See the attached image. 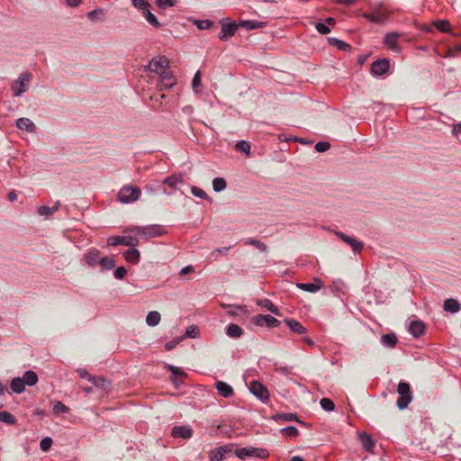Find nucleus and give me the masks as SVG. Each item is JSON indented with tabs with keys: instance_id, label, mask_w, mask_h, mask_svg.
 <instances>
[{
	"instance_id": "f257e3e1",
	"label": "nucleus",
	"mask_w": 461,
	"mask_h": 461,
	"mask_svg": "<svg viewBox=\"0 0 461 461\" xmlns=\"http://www.w3.org/2000/svg\"><path fill=\"white\" fill-rule=\"evenodd\" d=\"M397 393L399 394L397 400V407L400 410H403L407 408L410 402L412 400V392L411 390V385L409 383L401 381L397 386Z\"/></svg>"
},
{
	"instance_id": "f03ea898",
	"label": "nucleus",
	"mask_w": 461,
	"mask_h": 461,
	"mask_svg": "<svg viewBox=\"0 0 461 461\" xmlns=\"http://www.w3.org/2000/svg\"><path fill=\"white\" fill-rule=\"evenodd\" d=\"M141 191L137 186L124 185L118 192L117 199L123 203H131L139 200Z\"/></svg>"
},
{
	"instance_id": "7ed1b4c3",
	"label": "nucleus",
	"mask_w": 461,
	"mask_h": 461,
	"mask_svg": "<svg viewBox=\"0 0 461 461\" xmlns=\"http://www.w3.org/2000/svg\"><path fill=\"white\" fill-rule=\"evenodd\" d=\"M235 455L240 459H244L245 457H258L259 459H266L268 457L269 452L267 448L264 447H247L237 449L235 451Z\"/></svg>"
},
{
	"instance_id": "20e7f679",
	"label": "nucleus",
	"mask_w": 461,
	"mask_h": 461,
	"mask_svg": "<svg viewBox=\"0 0 461 461\" xmlns=\"http://www.w3.org/2000/svg\"><path fill=\"white\" fill-rule=\"evenodd\" d=\"M134 230L137 232V234L143 236L146 240L161 237L167 233L164 226L158 224L136 227Z\"/></svg>"
},
{
	"instance_id": "39448f33",
	"label": "nucleus",
	"mask_w": 461,
	"mask_h": 461,
	"mask_svg": "<svg viewBox=\"0 0 461 461\" xmlns=\"http://www.w3.org/2000/svg\"><path fill=\"white\" fill-rule=\"evenodd\" d=\"M31 80V75L29 73H23L19 77L14 80L11 85L14 96H20L25 93L28 89L27 85Z\"/></svg>"
},
{
	"instance_id": "423d86ee",
	"label": "nucleus",
	"mask_w": 461,
	"mask_h": 461,
	"mask_svg": "<svg viewBox=\"0 0 461 461\" xmlns=\"http://www.w3.org/2000/svg\"><path fill=\"white\" fill-rule=\"evenodd\" d=\"M221 32L219 39L222 41H227L230 38L235 35L239 23L236 22H229L228 19H224L221 22Z\"/></svg>"
},
{
	"instance_id": "0eeeda50",
	"label": "nucleus",
	"mask_w": 461,
	"mask_h": 461,
	"mask_svg": "<svg viewBox=\"0 0 461 461\" xmlns=\"http://www.w3.org/2000/svg\"><path fill=\"white\" fill-rule=\"evenodd\" d=\"M109 246L124 245L129 247H137L139 240L133 236H111L107 240Z\"/></svg>"
},
{
	"instance_id": "6e6552de",
	"label": "nucleus",
	"mask_w": 461,
	"mask_h": 461,
	"mask_svg": "<svg viewBox=\"0 0 461 461\" xmlns=\"http://www.w3.org/2000/svg\"><path fill=\"white\" fill-rule=\"evenodd\" d=\"M252 322L256 326H267L268 328H276L280 324L276 318L268 314H258L252 318Z\"/></svg>"
},
{
	"instance_id": "1a4fd4ad",
	"label": "nucleus",
	"mask_w": 461,
	"mask_h": 461,
	"mask_svg": "<svg viewBox=\"0 0 461 461\" xmlns=\"http://www.w3.org/2000/svg\"><path fill=\"white\" fill-rule=\"evenodd\" d=\"M232 451L233 445L231 444L221 446L209 452V459L210 461H222L227 457V455L232 453Z\"/></svg>"
},
{
	"instance_id": "9d476101",
	"label": "nucleus",
	"mask_w": 461,
	"mask_h": 461,
	"mask_svg": "<svg viewBox=\"0 0 461 461\" xmlns=\"http://www.w3.org/2000/svg\"><path fill=\"white\" fill-rule=\"evenodd\" d=\"M249 391L262 402H265L269 398V393L267 387L258 381H252L250 383Z\"/></svg>"
},
{
	"instance_id": "9b49d317",
	"label": "nucleus",
	"mask_w": 461,
	"mask_h": 461,
	"mask_svg": "<svg viewBox=\"0 0 461 461\" xmlns=\"http://www.w3.org/2000/svg\"><path fill=\"white\" fill-rule=\"evenodd\" d=\"M390 68V62L387 59H381L371 64V73L374 76L381 77L387 73Z\"/></svg>"
},
{
	"instance_id": "f8f14e48",
	"label": "nucleus",
	"mask_w": 461,
	"mask_h": 461,
	"mask_svg": "<svg viewBox=\"0 0 461 461\" xmlns=\"http://www.w3.org/2000/svg\"><path fill=\"white\" fill-rule=\"evenodd\" d=\"M336 235L344 242H346L355 253H360L364 249V243L357 240L341 231L336 232Z\"/></svg>"
},
{
	"instance_id": "ddd939ff",
	"label": "nucleus",
	"mask_w": 461,
	"mask_h": 461,
	"mask_svg": "<svg viewBox=\"0 0 461 461\" xmlns=\"http://www.w3.org/2000/svg\"><path fill=\"white\" fill-rule=\"evenodd\" d=\"M183 183V176L181 175H171L163 180V184L170 188L167 191L166 188L163 189V193L170 195L172 193L178 189V185Z\"/></svg>"
},
{
	"instance_id": "4468645a",
	"label": "nucleus",
	"mask_w": 461,
	"mask_h": 461,
	"mask_svg": "<svg viewBox=\"0 0 461 461\" xmlns=\"http://www.w3.org/2000/svg\"><path fill=\"white\" fill-rule=\"evenodd\" d=\"M168 65V61L164 57H158L155 59H152L149 65L148 69L154 73H161L163 70H166L167 67Z\"/></svg>"
},
{
	"instance_id": "2eb2a0df",
	"label": "nucleus",
	"mask_w": 461,
	"mask_h": 461,
	"mask_svg": "<svg viewBox=\"0 0 461 461\" xmlns=\"http://www.w3.org/2000/svg\"><path fill=\"white\" fill-rule=\"evenodd\" d=\"M363 16L373 23L382 24L387 20V13L382 8H378L373 13H365Z\"/></svg>"
},
{
	"instance_id": "dca6fc26",
	"label": "nucleus",
	"mask_w": 461,
	"mask_h": 461,
	"mask_svg": "<svg viewBox=\"0 0 461 461\" xmlns=\"http://www.w3.org/2000/svg\"><path fill=\"white\" fill-rule=\"evenodd\" d=\"M176 84V79L174 77L171 72L163 70L160 73V90L169 89Z\"/></svg>"
},
{
	"instance_id": "f3484780",
	"label": "nucleus",
	"mask_w": 461,
	"mask_h": 461,
	"mask_svg": "<svg viewBox=\"0 0 461 461\" xmlns=\"http://www.w3.org/2000/svg\"><path fill=\"white\" fill-rule=\"evenodd\" d=\"M171 435L174 438H182L188 439L193 436V429L190 426H174L171 429Z\"/></svg>"
},
{
	"instance_id": "a211bd4d",
	"label": "nucleus",
	"mask_w": 461,
	"mask_h": 461,
	"mask_svg": "<svg viewBox=\"0 0 461 461\" xmlns=\"http://www.w3.org/2000/svg\"><path fill=\"white\" fill-rule=\"evenodd\" d=\"M400 34L398 32H390L384 36V43L393 51L399 52L400 47L398 44V39Z\"/></svg>"
},
{
	"instance_id": "6ab92c4d",
	"label": "nucleus",
	"mask_w": 461,
	"mask_h": 461,
	"mask_svg": "<svg viewBox=\"0 0 461 461\" xmlns=\"http://www.w3.org/2000/svg\"><path fill=\"white\" fill-rule=\"evenodd\" d=\"M285 323L289 327L290 330L295 334H305L307 330L303 327L298 321L286 318L285 319Z\"/></svg>"
},
{
	"instance_id": "aec40b11",
	"label": "nucleus",
	"mask_w": 461,
	"mask_h": 461,
	"mask_svg": "<svg viewBox=\"0 0 461 461\" xmlns=\"http://www.w3.org/2000/svg\"><path fill=\"white\" fill-rule=\"evenodd\" d=\"M215 387L219 392V394L224 398H230L234 394L233 388L223 381L216 382Z\"/></svg>"
},
{
	"instance_id": "412c9836",
	"label": "nucleus",
	"mask_w": 461,
	"mask_h": 461,
	"mask_svg": "<svg viewBox=\"0 0 461 461\" xmlns=\"http://www.w3.org/2000/svg\"><path fill=\"white\" fill-rule=\"evenodd\" d=\"M424 324L420 321H411L409 324V331L415 338L421 336L424 333Z\"/></svg>"
},
{
	"instance_id": "4be33fe9",
	"label": "nucleus",
	"mask_w": 461,
	"mask_h": 461,
	"mask_svg": "<svg viewBox=\"0 0 461 461\" xmlns=\"http://www.w3.org/2000/svg\"><path fill=\"white\" fill-rule=\"evenodd\" d=\"M99 259L100 252L97 249H90L84 255V260L90 267L99 264Z\"/></svg>"
},
{
	"instance_id": "5701e85b",
	"label": "nucleus",
	"mask_w": 461,
	"mask_h": 461,
	"mask_svg": "<svg viewBox=\"0 0 461 461\" xmlns=\"http://www.w3.org/2000/svg\"><path fill=\"white\" fill-rule=\"evenodd\" d=\"M315 283H299L297 284V287L303 291L316 293L321 288V281L319 278L314 279Z\"/></svg>"
},
{
	"instance_id": "b1692460",
	"label": "nucleus",
	"mask_w": 461,
	"mask_h": 461,
	"mask_svg": "<svg viewBox=\"0 0 461 461\" xmlns=\"http://www.w3.org/2000/svg\"><path fill=\"white\" fill-rule=\"evenodd\" d=\"M58 211V202L54 203L52 207L47 205H41L37 208V212L40 216L45 219H50Z\"/></svg>"
},
{
	"instance_id": "393cba45",
	"label": "nucleus",
	"mask_w": 461,
	"mask_h": 461,
	"mask_svg": "<svg viewBox=\"0 0 461 461\" xmlns=\"http://www.w3.org/2000/svg\"><path fill=\"white\" fill-rule=\"evenodd\" d=\"M123 256H124V259L128 263H131V264H138L140 259V251L137 249H135V247H132L131 249L126 250L124 252Z\"/></svg>"
},
{
	"instance_id": "a878e982",
	"label": "nucleus",
	"mask_w": 461,
	"mask_h": 461,
	"mask_svg": "<svg viewBox=\"0 0 461 461\" xmlns=\"http://www.w3.org/2000/svg\"><path fill=\"white\" fill-rule=\"evenodd\" d=\"M257 304L259 307L267 309V311L271 312L276 315H279L280 313L279 309L267 298L258 299L257 301Z\"/></svg>"
},
{
	"instance_id": "bb28decb",
	"label": "nucleus",
	"mask_w": 461,
	"mask_h": 461,
	"mask_svg": "<svg viewBox=\"0 0 461 461\" xmlns=\"http://www.w3.org/2000/svg\"><path fill=\"white\" fill-rule=\"evenodd\" d=\"M443 308L446 312L456 313L461 310V304L456 299H447L444 302Z\"/></svg>"
},
{
	"instance_id": "cd10ccee",
	"label": "nucleus",
	"mask_w": 461,
	"mask_h": 461,
	"mask_svg": "<svg viewBox=\"0 0 461 461\" xmlns=\"http://www.w3.org/2000/svg\"><path fill=\"white\" fill-rule=\"evenodd\" d=\"M358 436L363 448L368 452L372 451L375 447V441L372 438L365 432L359 433Z\"/></svg>"
},
{
	"instance_id": "c85d7f7f",
	"label": "nucleus",
	"mask_w": 461,
	"mask_h": 461,
	"mask_svg": "<svg viewBox=\"0 0 461 461\" xmlns=\"http://www.w3.org/2000/svg\"><path fill=\"white\" fill-rule=\"evenodd\" d=\"M16 126L21 130H25L28 132H32L35 131V125L32 120L29 118H19L16 121Z\"/></svg>"
},
{
	"instance_id": "c756f323",
	"label": "nucleus",
	"mask_w": 461,
	"mask_h": 461,
	"mask_svg": "<svg viewBox=\"0 0 461 461\" xmlns=\"http://www.w3.org/2000/svg\"><path fill=\"white\" fill-rule=\"evenodd\" d=\"M239 26L245 28L246 30H255L263 28L265 26V23L255 20H243L239 23Z\"/></svg>"
},
{
	"instance_id": "7c9ffc66",
	"label": "nucleus",
	"mask_w": 461,
	"mask_h": 461,
	"mask_svg": "<svg viewBox=\"0 0 461 461\" xmlns=\"http://www.w3.org/2000/svg\"><path fill=\"white\" fill-rule=\"evenodd\" d=\"M25 385L33 386L38 383V375L32 370L26 371L22 377Z\"/></svg>"
},
{
	"instance_id": "2f4dec72",
	"label": "nucleus",
	"mask_w": 461,
	"mask_h": 461,
	"mask_svg": "<svg viewBox=\"0 0 461 461\" xmlns=\"http://www.w3.org/2000/svg\"><path fill=\"white\" fill-rule=\"evenodd\" d=\"M226 334L232 339H238L243 334V330L235 323H230L226 328Z\"/></svg>"
},
{
	"instance_id": "473e14b6",
	"label": "nucleus",
	"mask_w": 461,
	"mask_h": 461,
	"mask_svg": "<svg viewBox=\"0 0 461 461\" xmlns=\"http://www.w3.org/2000/svg\"><path fill=\"white\" fill-rule=\"evenodd\" d=\"M10 387L15 393H22L25 390V384L22 377H14L12 379Z\"/></svg>"
},
{
	"instance_id": "72a5a7b5",
	"label": "nucleus",
	"mask_w": 461,
	"mask_h": 461,
	"mask_svg": "<svg viewBox=\"0 0 461 461\" xmlns=\"http://www.w3.org/2000/svg\"><path fill=\"white\" fill-rule=\"evenodd\" d=\"M397 341V337L393 333L385 334L381 337L382 344L387 348H394Z\"/></svg>"
},
{
	"instance_id": "f704fd0d",
	"label": "nucleus",
	"mask_w": 461,
	"mask_h": 461,
	"mask_svg": "<svg viewBox=\"0 0 461 461\" xmlns=\"http://www.w3.org/2000/svg\"><path fill=\"white\" fill-rule=\"evenodd\" d=\"M160 319L161 317L158 312L151 311L148 313L146 317V323L150 327H154L159 323Z\"/></svg>"
},
{
	"instance_id": "c9c22d12",
	"label": "nucleus",
	"mask_w": 461,
	"mask_h": 461,
	"mask_svg": "<svg viewBox=\"0 0 461 461\" xmlns=\"http://www.w3.org/2000/svg\"><path fill=\"white\" fill-rule=\"evenodd\" d=\"M99 265L102 271L111 270L115 267V261L113 258L108 257L100 258Z\"/></svg>"
},
{
	"instance_id": "e433bc0d",
	"label": "nucleus",
	"mask_w": 461,
	"mask_h": 461,
	"mask_svg": "<svg viewBox=\"0 0 461 461\" xmlns=\"http://www.w3.org/2000/svg\"><path fill=\"white\" fill-rule=\"evenodd\" d=\"M244 244L245 245L254 246L255 248H257L261 252H266L267 250V245L264 242H262V241H260L258 240L253 239V238L246 239L244 240Z\"/></svg>"
},
{
	"instance_id": "4c0bfd02",
	"label": "nucleus",
	"mask_w": 461,
	"mask_h": 461,
	"mask_svg": "<svg viewBox=\"0 0 461 461\" xmlns=\"http://www.w3.org/2000/svg\"><path fill=\"white\" fill-rule=\"evenodd\" d=\"M328 41L330 45L336 46L339 50H349L351 49L349 44L337 38H328Z\"/></svg>"
},
{
	"instance_id": "58836bf2",
	"label": "nucleus",
	"mask_w": 461,
	"mask_h": 461,
	"mask_svg": "<svg viewBox=\"0 0 461 461\" xmlns=\"http://www.w3.org/2000/svg\"><path fill=\"white\" fill-rule=\"evenodd\" d=\"M144 17L146 18L147 22L156 27H160V23L158 21L157 17L149 11V8H147V10L142 11Z\"/></svg>"
},
{
	"instance_id": "ea45409f",
	"label": "nucleus",
	"mask_w": 461,
	"mask_h": 461,
	"mask_svg": "<svg viewBox=\"0 0 461 461\" xmlns=\"http://www.w3.org/2000/svg\"><path fill=\"white\" fill-rule=\"evenodd\" d=\"M227 186L226 180L222 177H216L212 180V188L215 192H221Z\"/></svg>"
},
{
	"instance_id": "a19ab883",
	"label": "nucleus",
	"mask_w": 461,
	"mask_h": 461,
	"mask_svg": "<svg viewBox=\"0 0 461 461\" xmlns=\"http://www.w3.org/2000/svg\"><path fill=\"white\" fill-rule=\"evenodd\" d=\"M435 27L442 32H449L451 31V24L447 20H438L434 23Z\"/></svg>"
},
{
	"instance_id": "79ce46f5",
	"label": "nucleus",
	"mask_w": 461,
	"mask_h": 461,
	"mask_svg": "<svg viewBox=\"0 0 461 461\" xmlns=\"http://www.w3.org/2000/svg\"><path fill=\"white\" fill-rule=\"evenodd\" d=\"M95 387H100L106 390L109 383L102 376H92L89 380Z\"/></svg>"
},
{
	"instance_id": "37998d69",
	"label": "nucleus",
	"mask_w": 461,
	"mask_h": 461,
	"mask_svg": "<svg viewBox=\"0 0 461 461\" xmlns=\"http://www.w3.org/2000/svg\"><path fill=\"white\" fill-rule=\"evenodd\" d=\"M0 421L5 422L6 424L13 425V424L16 423V419L10 412L3 411H0Z\"/></svg>"
},
{
	"instance_id": "c03bdc74",
	"label": "nucleus",
	"mask_w": 461,
	"mask_h": 461,
	"mask_svg": "<svg viewBox=\"0 0 461 461\" xmlns=\"http://www.w3.org/2000/svg\"><path fill=\"white\" fill-rule=\"evenodd\" d=\"M235 148H236L237 150H240V151L245 153L248 156L250 155V144H249V142H248L246 140H240V141H238L236 143Z\"/></svg>"
},
{
	"instance_id": "a18cd8bd",
	"label": "nucleus",
	"mask_w": 461,
	"mask_h": 461,
	"mask_svg": "<svg viewBox=\"0 0 461 461\" xmlns=\"http://www.w3.org/2000/svg\"><path fill=\"white\" fill-rule=\"evenodd\" d=\"M230 248H231L230 246H229V247H222V248H218V249L212 250L210 253V258L212 259V260H217L221 255H223L229 249H230Z\"/></svg>"
},
{
	"instance_id": "49530a36",
	"label": "nucleus",
	"mask_w": 461,
	"mask_h": 461,
	"mask_svg": "<svg viewBox=\"0 0 461 461\" xmlns=\"http://www.w3.org/2000/svg\"><path fill=\"white\" fill-rule=\"evenodd\" d=\"M194 24L200 30H209L212 27L213 23L211 20H195Z\"/></svg>"
},
{
	"instance_id": "de8ad7c7",
	"label": "nucleus",
	"mask_w": 461,
	"mask_h": 461,
	"mask_svg": "<svg viewBox=\"0 0 461 461\" xmlns=\"http://www.w3.org/2000/svg\"><path fill=\"white\" fill-rule=\"evenodd\" d=\"M320 404L321 408L327 411H332L335 409L334 402L329 398H322Z\"/></svg>"
},
{
	"instance_id": "09e8293b",
	"label": "nucleus",
	"mask_w": 461,
	"mask_h": 461,
	"mask_svg": "<svg viewBox=\"0 0 461 461\" xmlns=\"http://www.w3.org/2000/svg\"><path fill=\"white\" fill-rule=\"evenodd\" d=\"M177 0H156V5L163 10L171 6H175Z\"/></svg>"
},
{
	"instance_id": "8fccbe9b",
	"label": "nucleus",
	"mask_w": 461,
	"mask_h": 461,
	"mask_svg": "<svg viewBox=\"0 0 461 461\" xmlns=\"http://www.w3.org/2000/svg\"><path fill=\"white\" fill-rule=\"evenodd\" d=\"M132 5L140 11L147 10L150 7L148 0H131Z\"/></svg>"
},
{
	"instance_id": "3c124183",
	"label": "nucleus",
	"mask_w": 461,
	"mask_h": 461,
	"mask_svg": "<svg viewBox=\"0 0 461 461\" xmlns=\"http://www.w3.org/2000/svg\"><path fill=\"white\" fill-rule=\"evenodd\" d=\"M52 443H53V440L50 437H46V438H42L40 443L41 449L43 452L48 451L51 447Z\"/></svg>"
},
{
	"instance_id": "603ef678",
	"label": "nucleus",
	"mask_w": 461,
	"mask_h": 461,
	"mask_svg": "<svg viewBox=\"0 0 461 461\" xmlns=\"http://www.w3.org/2000/svg\"><path fill=\"white\" fill-rule=\"evenodd\" d=\"M191 193L195 197H198V198H201V199L207 198V194L203 189H201V188H199L197 186H192L191 187Z\"/></svg>"
},
{
	"instance_id": "864d4df0",
	"label": "nucleus",
	"mask_w": 461,
	"mask_h": 461,
	"mask_svg": "<svg viewBox=\"0 0 461 461\" xmlns=\"http://www.w3.org/2000/svg\"><path fill=\"white\" fill-rule=\"evenodd\" d=\"M315 28L319 33L323 35L330 32V27L325 23H317L315 24Z\"/></svg>"
},
{
	"instance_id": "5fc2aeb1",
	"label": "nucleus",
	"mask_w": 461,
	"mask_h": 461,
	"mask_svg": "<svg viewBox=\"0 0 461 461\" xmlns=\"http://www.w3.org/2000/svg\"><path fill=\"white\" fill-rule=\"evenodd\" d=\"M192 86L195 92H199L198 87L201 86V73L197 71L192 80Z\"/></svg>"
},
{
	"instance_id": "6e6d98bb",
	"label": "nucleus",
	"mask_w": 461,
	"mask_h": 461,
	"mask_svg": "<svg viewBox=\"0 0 461 461\" xmlns=\"http://www.w3.org/2000/svg\"><path fill=\"white\" fill-rule=\"evenodd\" d=\"M330 148V144L328 141H320L315 145V150L318 152L327 151Z\"/></svg>"
},
{
	"instance_id": "4d7b16f0",
	"label": "nucleus",
	"mask_w": 461,
	"mask_h": 461,
	"mask_svg": "<svg viewBox=\"0 0 461 461\" xmlns=\"http://www.w3.org/2000/svg\"><path fill=\"white\" fill-rule=\"evenodd\" d=\"M126 274L127 270L124 267H119L113 272V276L116 279H123Z\"/></svg>"
},
{
	"instance_id": "13d9d810",
	"label": "nucleus",
	"mask_w": 461,
	"mask_h": 461,
	"mask_svg": "<svg viewBox=\"0 0 461 461\" xmlns=\"http://www.w3.org/2000/svg\"><path fill=\"white\" fill-rule=\"evenodd\" d=\"M282 432L289 437H296L298 435V429L294 426L284 428Z\"/></svg>"
},
{
	"instance_id": "bf43d9fd",
	"label": "nucleus",
	"mask_w": 461,
	"mask_h": 461,
	"mask_svg": "<svg viewBox=\"0 0 461 461\" xmlns=\"http://www.w3.org/2000/svg\"><path fill=\"white\" fill-rule=\"evenodd\" d=\"M277 418L279 420H285V421L297 420V416H296V414H294V413H282V414H278Z\"/></svg>"
},
{
	"instance_id": "052dcab7",
	"label": "nucleus",
	"mask_w": 461,
	"mask_h": 461,
	"mask_svg": "<svg viewBox=\"0 0 461 461\" xmlns=\"http://www.w3.org/2000/svg\"><path fill=\"white\" fill-rule=\"evenodd\" d=\"M199 333L196 326H190L186 329L185 336L189 338H195Z\"/></svg>"
},
{
	"instance_id": "680f3d73",
	"label": "nucleus",
	"mask_w": 461,
	"mask_h": 461,
	"mask_svg": "<svg viewBox=\"0 0 461 461\" xmlns=\"http://www.w3.org/2000/svg\"><path fill=\"white\" fill-rule=\"evenodd\" d=\"M276 371L284 375H290L292 374L291 367L289 366H278L276 367Z\"/></svg>"
},
{
	"instance_id": "e2e57ef3",
	"label": "nucleus",
	"mask_w": 461,
	"mask_h": 461,
	"mask_svg": "<svg viewBox=\"0 0 461 461\" xmlns=\"http://www.w3.org/2000/svg\"><path fill=\"white\" fill-rule=\"evenodd\" d=\"M167 368H168V370H170L171 374L174 375L175 376L184 375H185V373L183 371H181L176 366L169 365Z\"/></svg>"
},
{
	"instance_id": "0e129e2a",
	"label": "nucleus",
	"mask_w": 461,
	"mask_h": 461,
	"mask_svg": "<svg viewBox=\"0 0 461 461\" xmlns=\"http://www.w3.org/2000/svg\"><path fill=\"white\" fill-rule=\"evenodd\" d=\"M77 373L79 375V376L81 378H84V379H86V380H90L92 378L93 375H91L85 369H78L77 370Z\"/></svg>"
},
{
	"instance_id": "69168bd1",
	"label": "nucleus",
	"mask_w": 461,
	"mask_h": 461,
	"mask_svg": "<svg viewBox=\"0 0 461 461\" xmlns=\"http://www.w3.org/2000/svg\"><path fill=\"white\" fill-rule=\"evenodd\" d=\"M336 3L338 4H340V5H352L356 3L357 0H335Z\"/></svg>"
},
{
	"instance_id": "338daca9",
	"label": "nucleus",
	"mask_w": 461,
	"mask_h": 461,
	"mask_svg": "<svg viewBox=\"0 0 461 461\" xmlns=\"http://www.w3.org/2000/svg\"><path fill=\"white\" fill-rule=\"evenodd\" d=\"M59 419L61 418V414H65L68 411V408L67 406H65L63 403H61L60 402H59Z\"/></svg>"
},
{
	"instance_id": "774afa93",
	"label": "nucleus",
	"mask_w": 461,
	"mask_h": 461,
	"mask_svg": "<svg viewBox=\"0 0 461 461\" xmlns=\"http://www.w3.org/2000/svg\"><path fill=\"white\" fill-rule=\"evenodd\" d=\"M194 271V267L192 266H186L181 270V275H187L189 273H192Z\"/></svg>"
}]
</instances>
